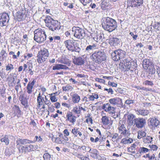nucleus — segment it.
Masks as SVG:
<instances>
[{"mask_svg":"<svg viewBox=\"0 0 160 160\" xmlns=\"http://www.w3.org/2000/svg\"><path fill=\"white\" fill-rule=\"evenodd\" d=\"M63 140L62 139H61L60 137H58L55 138V142L58 144H61L62 143Z\"/></svg>","mask_w":160,"mask_h":160,"instance_id":"3c124183","label":"nucleus"},{"mask_svg":"<svg viewBox=\"0 0 160 160\" xmlns=\"http://www.w3.org/2000/svg\"><path fill=\"white\" fill-rule=\"evenodd\" d=\"M1 56L2 57V60H3V59L4 58H6L7 57V56L5 55H7V54L6 53V51L4 50V49H2L1 52Z\"/></svg>","mask_w":160,"mask_h":160,"instance_id":"09e8293b","label":"nucleus"},{"mask_svg":"<svg viewBox=\"0 0 160 160\" xmlns=\"http://www.w3.org/2000/svg\"><path fill=\"white\" fill-rule=\"evenodd\" d=\"M80 50H81V49L80 48H79L78 47L76 48V47H75L74 46V48H73V50H72L71 51L72 52L75 51V52L79 53L80 52Z\"/></svg>","mask_w":160,"mask_h":160,"instance_id":"69168bd1","label":"nucleus"},{"mask_svg":"<svg viewBox=\"0 0 160 160\" xmlns=\"http://www.w3.org/2000/svg\"><path fill=\"white\" fill-rule=\"evenodd\" d=\"M21 103L23 105L24 108H27L28 107V103L27 99L25 98V99L21 101Z\"/></svg>","mask_w":160,"mask_h":160,"instance_id":"ea45409f","label":"nucleus"},{"mask_svg":"<svg viewBox=\"0 0 160 160\" xmlns=\"http://www.w3.org/2000/svg\"><path fill=\"white\" fill-rule=\"evenodd\" d=\"M44 101V97L43 96V94L42 95L39 93L37 97V102L38 103V107L39 108L40 106L42 105L43 102Z\"/></svg>","mask_w":160,"mask_h":160,"instance_id":"b1692460","label":"nucleus"},{"mask_svg":"<svg viewBox=\"0 0 160 160\" xmlns=\"http://www.w3.org/2000/svg\"><path fill=\"white\" fill-rule=\"evenodd\" d=\"M73 88L69 85H67L66 86L63 87H62V89L63 91H71L72 89Z\"/></svg>","mask_w":160,"mask_h":160,"instance_id":"de8ad7c7","label":"nucleus"},{"mask_svg":"<svg viewBox=\"0 0 160 160\" xmlns=\"http://www.w3.org/2000/svg\"><path fill=\"white\" fill-rule=\"evenodd\" d=\"M150 122L151 125L155 127H157L159 123V120L155 118H151Z\"/></svg>","mask_w":160,"mask_h":160,"instance_id":"c85d7f7f","label":"nucleus"},{"mask_svg":"<svg viewBox=\"0 0 160 160\" xmlns=\"http://www.w3.org/2000/svg\"><path fill=\"white\" fill-rule=\"evenodd\" d=\"M6 70L7 71H9L10 72L11 70H13L14 69L13 65L11 63L8 64L6 66Z\"/></svg>","mask_w":160,"mask_h":160,"instance_id":"a18cd8bd","label":"nucleus"},{"mask_svg":"<svg viewBox=\"0 0 160 160\" xmlns=\"http://www.w3.org/2000/svg\"><path fill=\"white\" fill-rule=\"evenodd\" d=\"M102 25L103 28L109 32L115 30L117 27V24L116 21L109 17L103 18Z\"/></svg>","mask_w":160,"mask_h":160,"instance_id":"f257e3e1","label":"nucleus"},{"mask_svg":"<svg viewBox=\"0 0 160 160\" xmlns=\"http://www.w3.org/2000/svg\"><path fill=\"white\" fill-rule=\"evenodd\" d=\"M66 47L69 50L71 51L73 50L74 47V41L72 40H68L64 42Z\"/></svg>","mask_w":160,"mask_h":160,"instance_id":"4468645a","label":"nucleus"},{"mask_svg":"<svg viewBox=\"0 0 160 160\" xmlns=\"http://www.w3.org/2000/svg\"><path fill=\"white\" fill-rule=\"evenodd\" d=\"M72 100L74 103H77L80 100V97L77 94L74 93L72 96Z\"/></svg>","mask_w":160,"mask_h":160,"instance_id":"bb28decb","label":"nucleus"},{"mask_svg":"<svg viewBox=\"0 0 160 160\" xmlns=\"http://www.w3.org/2000/svg\"><path fill=\"white\" fill-rule=\"evenodd\" d=\"M49 52L48 50L44 48L41 49L38 52L37 55V60L39 63H41L45 62L49 55Z\"/></svg>","mask_w":160,"mask_h":160,"instance_id":"39448f33","label":"nucleus"},{"mask_svg":"<svg viewBox=\"0 0 160 160\" xmlns=\"http://www.w3.org/2000/svg\"><path fill=\"white\" fill-rule=\"evenodd\" d=\"M46 151V152L43 155L44 160H51V155Z\"/></svg>","mask_w":160,"mask_h":160,"instance_id":"37998d69","label":"nucleus"},{"mask_svg":"<svg viewBox=\"0 0 160 160\" xmlns=\"http://www.w3.org/2000/svg\"><path fill=\"white\" fill-rule=\"evenodd\" d=\"M74 155L81 160L82 159V157L83 156V155L82 154H81L79 153H77V152H75L74 153Z\"/></svg>","mask_w":160,"mask_h":160,"instance_id":"bf43d9fd","label":"nucleus"},{"mask_svg":"<svg viewBox=\"0 0 160 160\" xmlns=\"http://www.w3.org/2000/svg\"><path fill=\"white\" fill-rule=\"evenodd\" d=\"M133 139L132 138H129L128 137H126L122 139L121 143L126 144L131 143Z\"/></svg>","mask_w":160,"mask_h":160,"instance_id":"cd10ccee","label":"nucleus"},{"mask_svg":"<svg viewBox=\"0 0 160 160\" xmlns=\"http://www.w3.org/2000/svg\"><path fill=\"white\" fill-rule=\"evenodd\" d=\"M126 55L125 51L121 49H118L112 53L111 56L113 60L117 61L124 58Z\"/></svg>","mask_w":160,"mask_h":160,"instance_id":"423d86ee","label":"nucleus"},{"mask_svg":"<svg viewBox=\"0 0 160 160\" xmlns=\"http://www.w3.org/2000/svg\"><path fill=\"white\" fill-rule=\"evenodd\" d=\"M146 124V121L143 118H134V125L138 128H142L144 127Z\"/></svg>","mask_w":160,"mask_h":160,"instance_id":"9b49d317","label":"nucleus"},{"mask_svg":"<svg viewBox=\"0 0 160 160\" xmlns=\"http://www.w3.org/2000/svg\"><path fill=\"white\" fill-rule=\"evenodd\" d=\"M130 34L132 37L133 39L134 40H136L138 37V35L136 34L134 35L133 33L132 32H131L130 33Z\"/></svg>","mask_w":160,"mask_h":160,"instance_id":"338daca9","label":"nucleus"},{"mask_svg":"<svg viewBox=\"0 0 160 160\" xmlns=\"http://www.w3.org/2000/svg\"><path fill=\"white\" fill-rule=\"evenodd\" d=\"M120 40L117 38H113L109 40V43L114 47H118L120 45Z\"/></svg>","mask_w":160,"mask_h":160,"instance_id":"2eb2a0df","label":"nucleus"},{"mask_svg":"<svg viewBox=\"0 0 160 160\" xmlns=\"http://www.w3.org/2000/svg\"><path fill=\"white\" fill-rule=\"evenodd\" d=\"M136 112L137 114L143 116H147L149 113V110L147 109H137Z\"/></svg>","mask_w":160,"mask_h":160,"instance_id":"412c9836","label":"nucleus"},{"mask_svg":"<svg viewBox=\"0 0 160 160\" xmlns=\"http://www.w3.org/2000/svg\"><path fill=\"white\" fill-rule=\"evenodd\" d=\"M50 99L51 101L53 102H55L57 101V99L55 96H51Z\"/></svg>","mask_w":160,"mask_h":160,"instance_id":"774afa93","label":"nucleus"},{"mask_svg":"<svg viewBox=\"0 0 160 160\" xmlns=\"http://www.w3.org/2000/svg\"><path fill=\"white\" fill-rule=\"evenodd\" d=\"M137 143H135L133 144L129 148V149L132 151L131 152L133 154L136 153L135 150L136 148Z\"/></svg>","mask_w":160,"mask_h":160,"instance_id":"79ce46f5","label":"nucleus"},{"mask_svg":"<svg viewBox=\"0 0 160 160\" xmlns=\"http://www.w3.org/2000/svg\"><path fill=\"white\" fill-rule=\"evenodd\" d=\"M79 128H74L72 129V132L73 134L74 137H78V135L80 137L82 136V133L79 130Z\"/></svg>","mask_w":160,"mask_h":160,"instance_id":"a878e982","label":"nucleus"},{"mask_svg":"<svg viewBox=\"0 0 160 160\" xmlns=\"http://www.w3.org/2000/svg\"><path fill=\"white\" fill-rule=\"evenodd\" d=\"M96 81L98 82L102 83H105V80L102 79H99V78H96L95 79Z\"/></svg>","mask_w":160,"mask_h":160,"instance_id":"e2e57ef3","label":"nucleus"},{"mask_svg":"<svg viewBox=\"0 0 160 160\" xmlns=\"http://www.w3.org/2000/svg\"><path fill=\"white\" fill-rule=\"evenodd\" d=\"M103 38L104 34L101 33L93 37V39L94 40L97 42H99V43L102 41Z\"/></svg>","mask_w":160,"mask_h":160,"instance_id":"4be33fe9","label":"nucleus"},{"mask_svg":"<svg viewBox=\"0 0 160 160\" xmlns=\"http://www.w3.org/2000/svg\"><path fill=\"white\" fill-rule=\"evenodd\" d=\"M110 106V105L109 103H105L103 105L102 108L103 109H104L105 111L108 112Z\"/></svg>","mask_w":160,"mask_h":160,"instance_id":"a19ab883","label":"nucleus"},{"mask_svg":"<svg viewBox=\"0 0 160 160\" xmlns=\"http://www.w3.org/2000/svg\"><path fill=\"white\" fill-rule=\"evenodd\" d=\"M143 67L145 69H148L150 74L152 75L155 72V69L153 63L149 59H145L143 61Z\"/></svg>","mask_w":160,"mask_h":160,"instance_id":"0eeeda50","label":"nucleus"},{"mask_svg":"<svg viewBox=\"0 0 160 160\" xmlns=\"http://www.w3.org/2000/svg\"><path fill=\"white\" fill-rule=\"evenodd\" d=\"M25 146L27 152L33 151L34 146L33 145L30 144L29 145H25Z\"/></svg>","mask_w":160,"mask_h":160,"instance_id":"49530a36","label":"nucleus"},{"mask_svg":"<svg viewBox=\"0 0 160 160\" xmlns=\"http://www.w3.org/2000/svg\"><path fill=\"white\" fill-rule=\"evenodd\" d=\"M73 63L78 65H82L84 63V59L81 57H75L73 61Z\"/></svg>","mask_w":160,"mask_h":160,"instance_id":"dca6fc26","label":"nucleus"},{"mask_svg":"<svg viewBox=\"0 0 160 160\" xmlns=\"http://www.w3.org/2000/svg\"><path fill=\"white\" fill-rule=\"evenodd\" d=\"M72 111L76 114H80L81 112V111L79 110V108H78L77 107H75L73 108Z\"/></svg>","mask_w":160,"mask_h":160,"instance_id":"8fccbe9b","label":"nucleus"},{"mask_svg":"<svg viewBox=\"0 0 160 160\" xmlns=\"http://www.w3.org/2000/svg\"><path fill=\"white\" fill-rule=\"evenodd\" d=\"M13 109L14 110V113L16 115H17V116L21 115V111L18 106L14 105Z\"/></svg>","mask_w":160,"mask_h":160,"instance_id":"7c9ffc66","label":"nucleus"},{"mask_svg":"<svg viewBox=\"0 0 160 160\" xmlns=\"http://www.w3.org/2000/svg\"><path fill=\"white\" fill-rule=\"evenodd\" d=\"M61 69L60 64H57L55 66H53L52 68L53 70H59Z\"/></svg>","mask_w":160,"mask_h":160,"instance_id":"13d9d810","label":"nucleus"},{"mask_svg":"<svg viewBox=\"0 0 160 160\" xmlns=\"http://www.w3.org/2000/svg\"><path fill=\"white\" fill-rule=\"evenodd\" d=\"M66 117L67 118L66 120H68L70 122L74 124L76 121V117L73 115L71 112L68 113H67Z\"/></svg>","mask_w":160,"mask_h":160,"instance_id":"a211bd4d","label":"nucleus"},{"mask_svg":"<svg viewBox=\"0 0 160 160\" xmlns=\"http://www.w3.org/2000/svg\"><path fill=\"white\" fill-rule=\"evenodd\" d=\"M104 90L107 91L108 94L110 93V94L111 95L113 94V91L111 88H109V89H108L106 88H104Z\"/></svg>","mask_w":160,"mask_h":160,"instance_id":"6e6d98bb","label":"nucleus"},{"mask_svg":"<svg viewBox=\"0 0 160 160\" xmlns=\"http://www.w3.org/2000/svg\"><path fill=\"white\" fill-rule=\"evenodd\" d=\"M34 40L38 43H41L46 40V35L44 29L38 28L34 32Z\"/></svg>","mask_w":160,"mask_h":160,"instance_id":"7ed1b4c3","label":"nucleus"},{"mask_svg":"<svg viewBox=\"0 0 160 160\" xmlns=\"http://www.w3.org/2000/svg\"><path fill=\"white\" fill-rule=\"evenodd\" d=\"M1 141L2 142H4L6 145H8L9 143V140L8 135H6L4 138H1Z\"/></svg>","mask_w":160,"mask_h":160,"instance_id":"72a5a7b5","label":"nucleus"},{"mask_svg":"<svg viewBox=\"0 0 160 160\" xmlns=\"http://www.w3.org/2000/svg\"><path fill=\"white\" fill-rule=\"evenodd\" d=\"M128 120L130 125H133L134 123L135 116L132 114H129L128 116Z\"/></svg>","mask_w":160,"mask_h":160,"instance_id":"393cba45","label":"nucleus"},{"mask_svg":"<svg viewBox=\"0 0 160 160\" xmlns=\"http://www.w3.org/2000/svg\"><path fill=\"white\" fill-rule=\"evenodd\" d=\"M72 31L74 33V36L78 39H81L85 36L84 31L78 27H73Z\"/></svg>","mask_w":160,"mask_h":160,"instance_id":"9d476101","label":"nucleus"},{"mask_svg":"<svg viewBox=\"0 0 160 160\" xmlns=\"http://www.w3.org/2000/svg\"><path fill=\"white\" fill-rule=\"evenodd\" d=\"M33 142L32 141L30 140L27 139H22L18 138L16 141V144L17 145H19L20 144H29L32 143Z\"/></svg>","mask_w":160,"mask_h":160,"instance_id":"f3484780","label":"nucleus"},{"mask_svg":"<svg viewBox=\"0 0 160 160\" xmlns=\"http://www.w3.org/2000/svg\"><path fill=\"white\" fill-rule=\"evenodd\" d=\"M108 84L109 85L111 86L112 87H116L117 86V84L116 83L109 81L108 82Z\"/></svg>","mask_w":160,"mask_h":160,"instance_id":"0e129e2a","label":"nucleus"},{"mask_svg":"<svg viewBox=\"0 0 160 160\" xmlns=\"http://www.w3.org/2000/svg\"><path fill=\"white\" fill-rule=\"evenodd\" d=\"M93 61L96 63H101L106 60L107 56L106 53L100 50L96 51L90 57Z\"/></svg>","mask_w":160,"mask_h":160,"instance_id":"20e7f679","label":"nucleus"},{"mask_svg":"<svg viewBox=\"0 0 160 160\" xmlns=\"http://www.w3.org/2000/svg\"><path fill=\"white\" fill-rule=\"evenodd\" d=\"M44 21L46 26L52 31H54L60 29V27L58 26L59 25L58 21L53 19L51 17L47 16Z\"/></svg>","mask_w":160,"mask_h":160,"instance_id":"f03ea898","label":"nucleus"},{"mask_svg":"<svg viewBox=\"0 0 160 160\" xmlns=\"http://www.w3.org/2000/svg\"><path fill=\"white\" fill-rule=\"evenodd\" d=\"M35 82L33 80L32 82H29L27 87V92L28 94H31L32 92V89Z\"/></svg>","mask_w":160,"mask_h":160,"instance_id":"aec40b11","label":"nucleus"},{"mask_svg":"<svg viewBox=\"0 0 160 160\" xmlns=\"http://www.w3.org/2000/svg\"><path fill=\"white\" fill-rule=\"evenodd\" d=\"M19 152L22 153H26L27 152L26 146H22L21 147V148H19Z\"/></svg>","mask_w":160,"mask_h":160,"instance_id":"603ef678","label":"nucleus"},{"mask_svg":"<svg viewBox=\"0 0 160 160\" xmlns=\"http://www.w3.org/2000/svg\"><path fill=\"white\" fill-rule=\"evenodd\" d=\"M146 136V133L142 130L139 131L138 132V136L137 138L138 139H140L142 137H144Z\"/></svg>","mask_w":160,"mask_h":160,"instance_id":"c9c22d12","label":"nucleus"},{"mask_svg":"<svg viewBox=\"0 0 160 160\" xmlns=\"http://www.w3.org/2000/svg\"><path fill=\"white\" fill-rule=\"evenodd\" d=\"M134 101L131 100H127L125 102V104L127 105H129L131 104H133L134 103Z\"/></svg>","mask_w":160,"mask_h":160,"instance_id":"052dcab7","label":"nucleus"},{"mask_svg":"<svg viewBox=\"0 0 160 160\" xmlns=\"http://www.w3.org/2000/svg\"><path fill=\"white\" fill-rule=\"evenodd\" d=\"M97 46L95 44L88 46L85 49V51L89 53L92 52L93 50L96 48Z\"/></svg>","mask_w":160,"mask_h":160,"instance_id":"5701e85b","label":"nucleus"},{"mask_svg":"<svg viewBox=\"0 0 160 160\" xmlns=\"http://www.w3.org/2000/svg\"><path fill=\"white\" fill-rule=\"evenodd\" d=\"M123 65L127 68L130 69L131 67V62L127 60H124Z\"/></svg>","mask_w":160,"mask_h":160,"instance_id":"c03bdc74","label":"nucleus"},{"mask_svg":"<svg viewBox=\"0 0 160 160\" xmlns=\"http://www.w3.org/2000/svg\"><path fill=\"white\" fill-rule=\"evenodd\" d=\"M152 138L150 136H147L146 138H143V142L145 143H151L152 141Z\"/></svg>","mask_w":160,"mask_h":160,"instance_id":"58836bf2","label":"nucleus"},{"mask_svg":"<svg viewBox=\"0 0 160 160\" xmlns=\"http://www.w3.org/2000/svg\"><path fill=\"white\" fill-rule=\"evenodd\" d=\"M19 10L16 13V18L18 21L25 20L27 17L26 10L24 6L19 7Z\"/></svg>","mask_w":160,"mask_h":160,"instance_id":"1a4fd4ad","label":"nucleus"},{"mask_svg":"<svg viewBox=\"0 0 160 160\" xmlns=\"http://www.w3.org/2000/svg\"><path fill=\"white\" fill-rule=\"evenodd\" d=\"M4 153L7 156H9L11 155V152L8 148H7L5 149Z\"/></svg>","mask_w":160,"mask_h":160,"instance_id":"864d4df0","label":"nucleus"},{"mask_svg":"<svg viewBox=\"0 0 160 160\" xmlns=\"http://www.w3.org/2000/svg\"><path fill=\"white\" fill-rule=\"evenodd\" d=\"M88 152L90 153V156L91 157L93 158H98V151L97 150L94 148L90 149Z\"/></svg>","mask_w":160,"mask_h":160,"instance_id":"6ab92c4d","label":"nucleus"},{"mask_svg":"<svg viewBox=\"0 0 160 160\" xmlns=\"http://www.w3.org/2000/svg\"><path fill=\"white\" fill-rule=\"evenodd\" d=\"M42 141V139L41 138L40 136L38 137L37 136H35L34 140L33 141V142H41Z\"/></svg>","mask_w":160,"mask_h":160,"instance_id":"5fc2aeb1","label":"nucleus"},{"mask_svg":"<svg viewBox=\"0 0 160 160\" xmlns=\"http://www.w3.org/2000/svg\"><path fill=\"white\" fill-rule=\"evenodd\" d=\"M102 120L103 125H107L109 124L108 118V117L106 116L102 117Z\"/></svg>","mask_w":160,"mask_h":160,"instance_id":"4c0bfd02","label":"nucleus"},{"mask_svg":"<svg viewBox=\"0 0 160 160\" xmlns=\"http://www.w3.org/2000/svg\"><path fill=\"white\" fill-rule=\"evenodd\" d=\"M109 102L112 104L116 105L119 107L125 108V106L122 103V99L116 97L110 99Z\"/></svg>","mask_w":160,"mask_h":160,"instance_id":"ddd939ff","label":"nucleus"},{"mask_svg":"<svg viewBox=\"0 0 160 160\" xmlns=\"http://www.w3.org/2000/svg\"><path fill=\"white\" fill-rule=\"evenodd\" d=\"M109 5V2H108L107 0H104L102 2L101 7L103 10H106L107 9V7Z\"/></svg>","mask_w":160,"mask_h":160,"instance_id":"2f4dec72","label":"nucleus"},{"mask_svg":"<svg viewBox=\"0 0 160 160\" xmlns=\"http://www.w3.org/2000/svg\"><path fill=\"white\" fill-rule=\"evenodd\" d=\"M149 151V149L144 147H141L139 148L137 154L139 152V153L142 154L148 152Z\"/></svg>","mask_w":160,"mask_h":160,"instance_id":"e433bc0d","label":"nucleus"},{"mask_svg":"<svg viewBox=\"0 0 160 160\" xmlns=\"http://www.w3.org/2000/svg\"><path fill=\"white\" fill-rule=\"evenodd\" d=\"M9 16L8 13H3L0 15V25L3 27L8 25L9 21Z\"/></svg>","mask_w":160,"mask_h":160,"instance_id":"f8f14e48","label":"nucleus"},{"mask_svg":"<svg viewBox=\"0 0 160 160\" xmlns=\"http://www.w3.org/2000/svg\"><path fill=\"white\" fill-rule=\"evenodd\" d=\"M59 62L64 64H68L69 63V59L65 56H62L59 59Z\"/></svg>","mask_w":160,"mask_h":160,"instance_id":"c756f323","label":"nucleus"},{"mask_svg":"<svg viewBox=\"0 0 160 160\" xmlns=\"http://www.w3.org/2000/svg\"><path fill=\"white\" fill-rule=\"evenodd\" d=\"M143 0H128L127 5L135 9L141 10L143 7Z\"/></svg>","mask_w":160,"mask_h":160,"instance_id":"6e6552de","label":"nucleus"},{"mask_svg":"<svg viewBox=\"0 0 160 160\" xmlns=\"http://www.w3.org/2000/svg\"><path fill=\"white\" fill-rule=\"evenodd\" d=\"M44 96L45 97V101L44 100V102L48 106H49L51 104L50 102V101L49 100H48L47 98L45 96Z\"/></svg>","mask_w":160,"mask_h":160,"instance_id":"680f3d73","label":"nucleus"},{"mask_svg":"<svg viewBox=\"0 0 160 160\" xmlns=\"http://www.w3.org/2000/svg\"><path fill=\"white\" fill-rule=\"evenodd\" d=\"M119 132L121 134H126L127 130L126 129V128L123 124H122L118 128Z\"/></svg>","mask_w":160,"mask_h":160,"instance_id":"473e14b6","label":"nucleus"},{"mask_svg":"<svg viewBox=\"0 0 160 160\" xmlns=\"http://www.w3.org/2000/svg\"><path fill=\"white\" fill-rule=\"evenodd\" d=\"M116 108L113 107H111V105L109 107V109L108 112H109V113H112V114H113L115 112V110Z\"/></svg>","mask_w":160,"mask_h":160,"instance_id":"4d7b16f0","label":"nucleus"},{"mask_svg":"<svg viewBox=\"0 0 160 160\" xmlns=\"http://www.w3.org/2000/svg\"><path fill=\"white\" fill-rule=\"evenodd\" d=\"M110 137L112 138V141L114 142H117V140H119L118 134L117 133H112L111 134Z\"/></svg>","mask_w":160,"mask_h":160,"instance_id":"f704fd0d","label":"nucleus"}]
</instances>
